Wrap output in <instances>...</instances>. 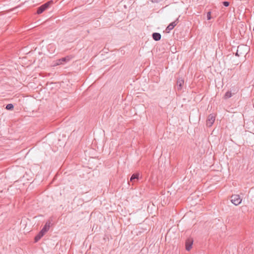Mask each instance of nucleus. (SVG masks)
Here are the masks:
<instances>
[{"label":"nucleus","mask_w":254,"mask_h":254,"mask_svg":"<svg viewBox=\"0 0 254 254\" xmlns=\"http://www.w3.org/2000/svg\"><path fill=\"white\" fill-rule=\"evenodd\" d=\"M50 227V222H47L45 224V226L43 228V229L41 230V231H42L45 234L48 231Z\"/></svg>","instance_id":"obj_9"},{"label":"nucleus","mask_w":254,"mask_h":254,"mask_svg":"<svg viewBox=\"0 0 254 254\" xmlns=\"http://www.w3.org/2000/svg\"><path fill=\"white\" fill-rule=\"evenodd\" d=\"M247 48L244 46L238 47L236 55L238 57L243 56L246 55Z\"/></svg>","instance_id":"obj_1"},{"label":"nucleus","mask_w":254,"mask_h":254,"mask_svg":"<svg viewBox=\"0 0 254 254\" xmlns=\"http://www.w3.org/2000/svg\"><path fill=\"white\" fill-rule=\"evenodd\" d=\"M44 234H45V233L41 231L37 235H38L39 237L42 238L44 236Z\"/></svg>","instance_id":"obj_17"},{"label":"nucleus","mask_w":254,"mask_h":254,"mask_svg":"<svg viewBox=\"0 0 254 254\" xmlns=\"http://www.w3.org/2000/svg\"><path fill=\"white\" fill-rule=\"evenodd\" d=\"M214 121H215V116L212 114L209 115L208 116V118L206 120L207 126H208L209 127H211L214 123Z\"/></svg>","instance_id":"obj_5"},{"label":"nucleus","mask_w":254,"mask_h":254,"mask_svg":"<svg viewBox=\"0 0 254 254\" xmlns=\"http://www.w3.org/2000/svg\"><path fill=\"white\" fill-rule=\"evenodd\" d=\"M52 3L53 1L51 0L42 5L41 6L38 8L37 13L38 14L42 13L46 9H47L49 7L50 5Z\"/></svg>","instance_id":"obj_2"},{"label":"nucleus","mask_w":254,"mask_h":254,"mask_svg":"<svg viewBox=\"0 0 254 254\" xmlns=\"http://www.w3.org/2000/svg\"><path fill=\"white\" fill-rule=\"evenodd\" d=\"M139 173H135L132 174L130 179V182L132 183V185H133L136 182H137L139 180Z\"/></svg>","instance_id":"obj_7"},{"label":"nucleus","mask_w":254,"mask_h":254,"mask_svg":"<svg viewBox=\"0 0 254 254\" xmlns=\"http://www.w3.org/2000/svg\"><path fill=\"white\" fill-rule=\"evenodd\" d=\"M231 96H232V94H231V92L228 91L225 93L224 98L225 99H228V98H230Z\"/></svg>","instance_id":"obj_13"},{"label":"nucleus","mask_w":254,"mask_h":254,"mask_svg":"<svg viewBox=\"0 0 254 254\" xmlns=\"http://www.w3.org/2000/svg\"><path fill=\"white\" fill-rule=\"evenodd\" d=\"M223 4L225 6H228L229 5V2L228 1H224L223 2Z\"/></svg>","instance_id":"obj_18"},{"label":"nucleus","mask_w":254,"mask_h":254,"mask_svg":"<svg viewBox=\"0 0 254 254\" xmlns=\"http://www.w3.org/2000/svg\"><path fill=\"white\" fill-rule=\"evenodd\" d=\"M211 18V12L209 11L207 13V18L208 20H210Z\"/></svg>","instance_id":"obj_14"},{"label":"nucleus","mask_w":254,"mask_h":254,"mask_svg":"<svg viewBox=\"0 0 254 254\" xmlns=\"http://www.w3.org/2000/svg\"><path fill=\"white\" fill-rule=\"evenodd\" d=\"M184 83V79L182 78H179L177 81V86L178 90H181L182 87V85Z\"/></svg>","instance_id":"obj_8"},{"label":"nucleus","mask_w":254,"mask_h":254,"mask_svg":"<svg viewBox=\"0 0 254 254\" xmlns=\"http://www.w3.org/2000/svg\"><path fill=\"white\" fill-rule=\"evenodd\" d=\"M71 59V57L70 56H67L64 58H63L62 59L57 60L55 61V63L54 64V65H58L60 64H64L68 62H69Z\"/></svg>","instance_id":"obj_3"},{"label":"nucleus","mask_w":254,"mask_h":254,"mask_svg":"<svg viewBox=\"0 0 254 254\" xmlns=\"http://www.w3.org/2000/svg\"><path fill=\"white\" fill-rule=\"evenodd\" d=\"M14 106L12 104H8L6 106L5 109L7 110H12Z\"/></svg>","instance_id":"obj_12"},{"label":"nucleus","mask_w":254,"mask_h":254,"mask_svg":"<svg viewBox=\"0 0 254 254\" xmlns=\"http://www.w3.org/2000/svg\"><path fill=\"white\" fill-rule=\"evenodd\" d=\"M41 238L39 237L38 235H37L35 237V242H37Z\"/></svg>","instance_id":"obj_15"},{"label":"nucleus","mask_w":254,"mask_h":254,"mask_svg":"<svg viewBox=\"0 0 254 254\" xmlns=\"http://www.w3.org/2000/svg\"><path fill=\"white\" fill-rule=\"evenodd\" d=\"M178 19H176L174 22L171 23L166 28V32L167 33L170 32V31L172 30L174 27L178 24Z\"/></svg>","instance_id":"obj_6"},{"label":"nucleus","mask_w":254,"mask_h":254,"mask_svg":"<svg viewBox=\"0 0 254 254\" xmlns=\"http://www.w3.org/2000/svg\"><path fill=\"white\" fill-rule=\"evenodd\" d=\"M41 238L39 237L38 235H37L35 237V242H37Z\"/></svg>","instance_id":"obj_16"},{"label":"nucleus","mask_w":254,"mask_h":254,"mask_svg":"<svg viewBox=\"0 0 254 254\" xmlns=\"http://www.w3.org/2000/svg\"><path fill=\"white\" fill-rule=\"evenodd\" d=\"M231 201L235 205H238L242 202V199L239 195L234 194L232 195Z\"/></svg>","instance_id":"obj_4"},{"label":"nucleus","mask_w":254,"mask_h":254,"mask_svg":"<svg viewBox=\"0 0 254 254\" xmlns=\"http://www.w3.org/2000/svg\"><path fill=\"white\" fill-rule=\"evenodd\" d=\"M152 38L155 41H159L161 38V35L159 33H153Z\"/></svg>","instance_id":"obj_10"},{"label":"nucleus","mask_w":254,"mask_h":254,"mask_svg":"<svg viewBox=\"0 0 254 254\" xmlns=\"http://www.w3.org/2000/svg\"><path fill=\"white\" fill-rule=\"evenodd\" d=\"M192 242H189L187 241L186 244V249L187 251H190V249L191 248V245H192Z\"/></svg>","instance_id":"obj_11"}]
</instances>
